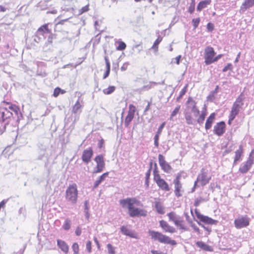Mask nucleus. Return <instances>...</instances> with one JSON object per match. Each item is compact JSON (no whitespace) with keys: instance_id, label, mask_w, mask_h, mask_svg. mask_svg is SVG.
Returning <instances> with one entry per match:
<instances>
[{"instance_id":"f257e3e1","label":"nucleus","mask_w":254,"mask_h":254,"mask_svg":"<svg viewBox=\"0 0 254 254\" xmlns=\"http://www.w3.org/2000/svg\"><path fill=\"white\" fill-rule=\"evenodd\" d=\"M148 234L151 239L154 241H157L161 243L170 244L173 246L177 245V242L175 240H172L169 237L163 234L161 232L149 230Z\"/></svg>"},{"instance_id":"f03ea898","label":"nucleus","mask_w":254,"mask_h":254,"mask_svg":"<svg viewBox=\"0 0 254 254\" xmlns=\"http://www.w3.org/2000/svg\"><path fill=\"white\" fill-rule=\"evenodd\" d=\"M65 199L71 204H75L77 201L78 190L75 184L69 185L65 191Z\"/></svg>"},{"instance_id":"7ed1b4c3","label":"nucleus","mask_w":254,"mask_h":254,"mask_svg":"<svg viewBox=\"0 0 254 254\" xmlns=\"http://www.w3.org/2000/svg\"><path fill=\"white\" fill-rule=\"evenodd\" d=\"M242 94L243 93H241L233 103L230 113V119L231 120H234L235 118L244 105V98L242 96Z\"/></svg>"},{"instance_id":"20e7f679","label":"nucleus","mask_w":254,"mask_h":254,"mask_svg":"<svg viewBox=\"0 0 254 254\" xmlns=\"http://www.w3.org/2000/svg\"><path fill=\"white\" fill-rule=\"evenodd\" d=\"M211 179V176L208 173L207 171L203 168L198 174L196 181L199 183L201 186H204L209 182Z\"/></svg>"},{"instance_id":"39448f33","label":"nucleus","mask_w":254,"mask_h":254,"mask_svg":"<svg viewBox=\"0 0 254 254\" xmlns=\"http://www.w3.org/2000/svg\"><path fill=\"white\" fill-rule=\"evenodd\" d=\"M216 53L212 47L210 46L206 47L204 50V56L205 59L204 62L206 65H209L213 63V59Z\"/></svg>"},{"instance_id":"423d86ee","label":"nucleus","mask_w":254,"mask_h":254,"mask_svg":"<svg viewBox=\"0 0 254 254\" xmlns=\"http://www.w3.org/2000/svg\"><path fill=\"white\" fill-rule=\"evenodd\" d=\"M94 161L97 163V165L94 168L93 173L94 174H97L101 172L105 166L103 156L102 155H97L94 158Z\"/></svg>"},{"instance_id":"0eeeda50","label":"nucleus","mask_w":254,"mask_h":254,"mask_svg":"<svg viewBox=\"0 0 254 254\" xmlns=\"http://www.w3.org/2000/svg\"><path fill=\"white\" fill-rule=\"evenodd\" d=\"M254 153V150H252L251 152L247 161L241 165L239 168V171L241 173L245 174L247 173L251 168L253 164L254 163V159L252 158V154Z\"/></svg>"},{"instance_id":"6e6552de","label":"nucleus","mask_w":254,"mask_h":254,"mask_svg":"<svg viewBox=\"0 0 254 254\" xmlns=\"http://www.w3.org/2000/svg\"><path fill=\"white\" fill-rule=\"evenodd\" d=\"M181 178V173L177 175L176 179L174 180L173 183L175 185V193L178 197H180L182 195V192H183L182 189V185L180 183V179Z\"/></svg>"},{"instance_id":"1a4fd4ad","label":"nucleus","mask_w":254,"mask_h":254,"mask_svg":"<svg viewBox=\"0 0 254 254\" xmlns=\"http://www.w3.org/2000/svg\"><path fill=\"white\" fill-rule=\"evenodd\" d=\"M119 202L123 208H127L128 210L132 205L137 204L139 201L135 198L127 197L126 199H120Z\"/></svg>"},{"instance_id":"9d476101","label":"nucleus","mask_w":254,"mask_h":254,"mask_svg":"<svg viewBox=\"0 0 254 254\" xmlns=\"http://www.w3.org/2000/svg\"><path fill=\"white\" fill-rule=\"evenodd\" d=\"M196 216L197 219H199L200 221L210 225H216L217 224L218 221L216 220H214L210 217H209L207 216H204L201 214H200L198 211L195 210V211Z\"/></svg>"},{"instance_id":"9b49d317","label":"nucleus","mask_w":254,"mask_h":254,"mask_svg":"<svg viewBox=\"0 0 254 254\" xmlns=\"http://www.w3.org/2000/svg\"><path fill=\"white\" fill-rule=\"evenodd\" d=\"M128 214L131 217L139 216H145L146 215V212L143 209L134 207L133 205H132L131 207V208L128 209Z\"/></svg>"},{"instance_id":"f8f14e48","label":"nucleus","mask_w":254,"mask_h":254,"mask_svg":"<svg viewBox=\"0 0 254 254\" xmlns=\"http://www.w3.org/2000/svg\"><path fill=\"white\" fill-rule=\"evenodd\" d=\"M158 161L159 164L161 167V169L166 173H169L172 170L171 166L167 163L165 158L162 154H159L158 155Z\"/></svg>"},{"instance_id":"ddd939ff","label":"nucleus","mask_w":254,"mask_h":254,"mask_svg":"<svg viewBox=\"0 0 254 254\" xmlns=\"http://www.w3.org/2000/svg\"><path fill=\"white\" fill-rule=\"evenodd\" d=\"M234 224L237 229H241L248 226L249 225V220L246 217H239L235 220Z\"/></svg>"},{"instance_id":"4468645a","label":"nucleus","mask_w":254,"mask_h":254,"mask_svg":"<svg viewBox=\"0 0 254 254\" xmlns=\"http://www.w3.org/2000/svg\"><path fill=\"white\" fill-rule=\"evenodd\" d=\"M225 123L223 121L217 123L214 127V133L219 136H221L225 132Z\"/></svg>"},{"instance_id":"2eb2a0df","label":"nucleus","mask_w":254,"mask_h":254,"mask_svg":"<svg viewBox=\"0 0 254 254\" xmlns=\"http://www.w3.org/2000/svg\"><path fill=\"white\" fill-rule=\"evenodd\" d=\"M93 155V151L91 147L85 149L82 153V160L86 164H88L91 161V158Z\"/></svg>"},{"instance_id":"dca6fc26","label":"nucleus","mask_w":254,"mask_h":254,"mask_svg":"<svg viewBox=\"0 0 254 254\" xmlns=\"http://www.w3.org/2000/svg\"><path fill=\"white\" fill-rule=\"evenodd\" d=\"M160 226L165 232L174 233L176 232L175 228L169 225V224L164 220H160L159 221Z\"/></svg>"},{"instance_id":"f3484780","label":"nucleus","mask_w":254,"mask_h":254,"mask_svg":"<svg viewBox=\"0 0 254 254\" xmlns=\"http://www.w3.org/2000/svg\"><path fill=\"white\" fill-rule=\"evenodd\" d=\"M121 232L125 235L132 238H137L136 235L132 231L128 229L127 226H123L121 227Z\"/></svg>"},{"instance_id":"a211bd4d","label":"nucleus","mask_w":254,"mask_h":254,"mask_svg":"<svg viewBox=\"0 0 254 254\" xmlns=\"http://www.w3.org/2000/svg\"><path fill=\"white\" fill-rule=\"evenodd\" d=\"M0 114L3 121L9 119L13 115V113L6 108L1 109Z\"/></svg>"},{"instance_id":"6ab92c4d","label":"nucleus","mask_w":254,"mask_h":254,"mask_svg":"<svg viewBox=\"0 0 254 254\" xmlns=\"http://www.w3.org/2000/svg\"><path fill=\"white\" fill-rule=\"evenodd\" d=\"M57 245L63 252L65 254H67L68 252V246L64 241L58 240Z\"/></svg>"},{"instance_id":"aec40b11","label":"nucleus","mask_w":254,"mask_h":254,"mask_svg":"<svg viewBox=\"0 0 254 254\" xmlns=\"http://www.w3.org/2000/svg\"><path fill=\"white\" fill-rule=\"evenodd\" d=\"M215 118V114L213 113L210 114L209 117L207 119L205 125V128L206 130L210 129L212 126V124L214 122Z\"/></svg>"},{"instance_id":"412c9836","label":"nucleus","mask_w":254,"mask_h":254,"mask_svg":"<svg viewBox=\"0 0 254 254\" xmlns=\"http://www.w3.org/2000/svg\"><path fill=\"white\" fill-rule=\"evenodd\" d=\"M157 184L162 190L165 191H169L170 190L169 187L167 182L163 179H159L157 181Z\"/></svg>"},{"instance_id":"4be33fe9","label":"nucleus","mask_w":254,"mask_h":254,"mask_svg":"<svg viewBox=\"0 0 254 254\" xmlns=\"http://www.w3.org/2000/svg\"><path fill=\"white\" fill-rule=\"evenodd\" d=\"M196 245L197 247L201 248V249L207 251V252H212L213 249L212 247L204 242L202 241H198L196 242Z\"/></svg>"},{"instance_id":"5701e85b","label":"nucleus","mask_w":254,"mask_h":254,"mask_svg":"<svg viewBox=\"0 0 254 254\" xmlns=\"http://www.w3.org/2000/svg\"><path fill=\"white\" fill-rule=\"evenodd\" d=\"M254 5V0H245L243 3L241 9L245 10Z\"/></svg>"},{"instance_id":"b1692460","label":"nucleus","mask_w":254,"mask_h":254,"mask_svg":"<svg viewBox=\"0 0 254 254\" xmlns=\"http://www.w3.org/2000/svg\"><path fill=\"white\" fill-rule=\"evenodd\" d=\"M243 152V146L241 145L239 146V149L235 151V156L234 161V164H236L237 162L239 161Z\"/></svg>"},{"instance_id":"393cba45","label":"nucleus","mask_w":254,"mask_h":254,"mask_svg":"<svg viewBox=\"0 0 254 254\" xmlns=\"http://www.w3.org/2000/svg\"><path fill=\"white\" fill-rule=\"evenodd\" d=\"M184 220L180 216L179 218L175 221L174 223V224L179 227L180 229L184 230L185 231L188 230L187 228L183 224Z\"/></svg>"},{"instance_id":"a878e982","label":"nucleus","mask_w":254,"mask_h":254,"mask_svg":"<svg viewBox=\"0 0 254 254\" xmlns=\"http://www.w3.org/2000/svg\"><path fill=\"white\" fill-rule=\"evenodd\" d=\"M51 32L50 30L48 28V24H44L41 27H40L37 31V34L39 35H43L44 33H50Z\"/></svg>"},{"instance_id":"bb28decb","label":"nucleus","mask_w":254,"mask_h":254,"mask_svg":"<svg viewBox=\"0 0 254 254\" xmlns=\"http://www.w3.org/2000/svg\"><path fill=\"white\" fill-rule=\"evenodd\" d=\"M210 0H205L200 1L197 6V10L200 11L203 8L206 7L207 5L209 4Z\"/></svg>"},{"instance_id":"cd10ccee","label":"nucleus","mask_w":254,"mask_h":254,"mask_svg":"<svg viewBox=\"0 0 254 254\" xmlns=\"http://www.w3.org/2000/svg\"><path fill=\"white\" fill-rule=\"evenodd\" d=\"M155 207L157 212L160 214H163L165 213L164 207L161 202L156 201L155 202Z\"/></svg>"},{"instance_id":"c85d7f7f","label":"nucleus","mask_w":254,"mask_h":254,"mask_svg":"<svg viewBox=\"0 0 254 254\" xmlns=\"http://www.w3.org/2000/svg\"><path fill=\"white\" fill-rule=\"evenodd\" d=\"M135 111H136L135 107L132 104H130L129 105V110L128 111L127 116L133 119L134 117V114H135Z\"/></svg>"},{"instance_id":"c756f323","label":"nucleus","mask_w":254,"mask_h":254,"mask_svg":"<svg viewBox=\"0 0 254 254\" xmlns=\"http://www.w3.org/2000/svg\"><path fill=\"white\" fill-rule=\"evenodd\" d=\"M203 109L204 110V111H202L201 114L200 115L199 118H198V119L197 120V122L199 125H202L203 123V122L205 118V116H206V111L205 107H204L203 108Z\"/></svg>"},{"instance_id":"7c9ffc66","label":"nucleus","mask_w":254,"mask_h":254,"mask_svg":"<svg viewBox=\"0 0 254 254\" xmlns=\"http://www.w3.org/2000/svg\"><path fill=\"white\" fill-rule=\"evenodd\" d=\"M167 216L169 217V221L173 222L174 223L180 217V216L177 215L174 212H171L168 213Z\"/></svg>"},{"instance_id":"2f4dec72","label":"nucleus","mask_w":254,"mask_h":254,"mask_svg":"<svg viewBox=\"0 0 254 254\" xmlns=\"http://www.w3.org/2000/svg\"><path fill=\"white\" fill-rule=\"evenodd\" d=\"M185 119L187 124L194 125L195 121L192 118L191 116L190 113H186L185 114Z\"/></svg>"},{"instance_id":"473e14b6","label":"nucleus","mask_w":254,"mask_h":254,"mask_svg":"<svg viewBox=\"0 0 254 254\" xmlns=\"http://www.w3.org/2000/svg\"><path fill=\"white\" fill-rule=\"evenodd\" d=\"M115 88L114 86H110L107 88L103 89V92L106 95H109L114 92Z\"/></svg>"},{"instance_id":"72a5a7b5","label":"nucleus","mask_w":254,"mask_h":254,"mask_svg":"<svg viewBox=\"0 0 254 254\" xmlns=\"http://www.w3.org/2000/svg\"><path fill=\"white\" fill-rule=\"evenodd\" d=\"M190 101H192L193 103H194V102L193 101V100L191 98H189V99H188V102H190ZM192 112L194 113V116L195 117H197L199 114V111L196 108L195 103H194V104H193V105L192 106Z\"/></svg>"},{"instance_id":"f704fd0d","label":"nucleus","mask_w":254,"mask_h":254,"mask_svg":"<svg viewBox=\"0 0 254 254\" xmlns=\"http://www.w3.org/2000/svg\"><path fill=\"white\" fill-rule=\"evenodd\" d=\"M81 105L79 103V100H78L72 108V111L74 114L77 113L79 112V110L81 108Z\"/></svg>"},{"instance_id":"c9c22d12","label":"nucleus","mask_w":254,"mask_h":254,"mask_svg":"<svg viewBox=\"0 0 254 254\" xmlns=\"http://www.w3.org/2000/svg\"><path fill=\"white\" fill-rule=\"evenodd\" d=\"M162 38L159 36L157 38V39L155 40L154 42L153 46H152L151 48L155 49V50H158V45L159 44V43L162 41Z\"/></svg>"},{"instance_id":"e433bc0d","label":"nucleus","mask_w":254,"mask_h":254,"mask_svg":"<svg viewBox=\"0 0 254 254\" xmlns=\"http://www.w3.org/2000/svg\"><path fill=\"white\" fill-rule=\"evenodd\" d=\"M181 106L178 105L177 107H176L175 109L173 110V111L172 112L170 120L173 121V117H175L179 112L180 110Z\"/></svg>"},{"instance_id":"4c0bfd02","label":"nucleus","mask_w":254,"mask_h":254,"mask_svg":"<svg viewBox=\"0 0 254 254\" xmlns=\"http://www.w3.org/2000/svg\"><path fill=\"white\" fill-rule=\"evenodd\" d=\"M8 108L10 110L11 112H13L16 115H18V113L19 112V109L17 106L16 105H10L8 107Z\"/></svg>"},{"instance_id":"58836bf2","label":"nucleus","mask_w":254,"mask_h":254,"mask_svg":"<svg viewBox=\"0 0 254 254\" xmlns=\"http://www.w3.org/2000/svg\"><path fill=\"white\" fill-rule=\"evenodd\" d=\"M118 43L119 45L116 48L117 50L123 51L126 49L127 45L125 42L123 41H119Z\"/></svg>"},{"instance_id":"ea45409f","label":"nucleus","mask_w":254,"mask_h":254,"mask_svg":"<svg viewBox=\"0 0 254 254\" xmlns=\"http://www.w3.org/2000/svg\"><path fill=\"white\" fill-rule=\"evenodd\" d=\"M70 221L68 219H66L63 225V228L65 230H68L70 228Z\"/></svg>"},{"instance_id":"a19ab883","label":"nucleus","mask_w":254,"mask_h":254,"mask_svg":"<svg viewBox=\"0 0 254 254\" xmlns=\"http://www.w3.org/2000/svg\"><path fill=\"white\" fill-rule=\"evenodd\" d=\"M108 249V252L109 254H115L116 252L115 251V248L110 244H108L107 245Z\"/></svg>"},{"instance_id":"79ce46f5","label":"nucleus","mask_w":254,"mask_h":254,"mask_svg":"<svg viewBox=\"0 0 254 254\" xmlns=\"http://www.w3.org/2000/svg\"><path fill=\"white\" fill-rule=\"evenodd\" d=\"M200 19L199 18H193L192 20V23L193 26V29H195L198 26Z\"/></svg>"},{"instance_id":"37998d69","label":"nucleus","mask_w":254,"mask_h":254,"mask_svg":"<svg viewBox=\"0 0 254 254\" xmlns=\"http://www.w3.org/2000/svg\"><path fill=\"white\" fill-rule=\"evenodd\" d=\"M205 201L206 200L202 197L197 198L195 200L194 205L196 207L198 206L201 203Z\"/></svg>"},{"instance_id":"c03bdc74","label":"nucleus","mask_w":254,"mask_h":254,"mask_svg":"<svg viewBox=\"0 0 254 254\" xmlns=\"http://www.w3.org/2000/svg\"><path fill=\"white\" fill-rule=\"evenodd\" d=\"M191 0V2L190 3V5L189 7L188 11L190 13H192L194 11L195 8V1L194 0Z\"/></svg>"},{"instance_id":"a18cd8bd","label":"nucleus","mask_w":254,"mask_h":254,"mask_svg":"<svg viewBox=\"0 0 254 254\" xmlns=\"http://www.w3.org/2000/svg\"><path fill=\"white\" fill-rule=\"evenodd\" d=\"M151 172L150 169H148L147 172L145 174V184L146 185L147 187H148L149 186V179L150 176Z\"/></svg>"},{"instance_id":"49530a36","label":"nucleus","mask_w":254,"mask_h":254,"mask_svg":"<svg viewBox=\"0 0 254 254\" xmlns=\"http://www.w3.org/2000/svg\"><path fill=\"white\" fill-rule=\"evenodd\" d=\"M72 249L73 251L74 254H78L79 246L77 243H74L72 246Z\"/></svg>"},{"instance_id":"de8ad7c7","label":"nucleus","mask_w":254,"mask_h":254,"mask_svg":"<svg viewBox=\"0 0 254 254\" xmlns=\"http://www.w3.org/2000/svg\"><path fill=\"white\" fill-rule=\"evenodd\" d=\"M160 135V134L156 133L154 137V145L157 148L159 146V139Z\"/></svg>"},{"instance_id":"09e8293b","label":"nucleus","mask_w":254,"mask_h":254,"mask_svg":"<svg viewBox=\"0 0 254 254\" xmlns=\"http://www.w3.org/2000/svg\"><path fill=\"white\" fill-rule=\"evenodd\" d=\"M132 120L133 119L132 118L127 116L125 120V126L126 127H128Z\"/></svg>"},{"instance_id":"8fccbe9b","label":"nucleus","mask_w":254,"mask_h":254,"mask_svg":"<svg viewBox=\"0 0 254 254\" xmlns=\"http://www.w3.org/2000/svg\"><path fill=\"white\" fill-rule=\"evenodd\" d=\"M62 91V89L60 88V87H56L55 89H54V93H53V96L55 97H58L60 92H61Z\"/></svg>"},{"instance_id":"3c124183","label":"nucleus","mask_w":254,"mask_h":254,"mask_svg":"<svg viewBox=\"0 0 254 254\" xmlns=\"http://www.w3.org/2000/svg\"><path fill=\"white\" fill-rule=\"evenodd\" d=\"M214 24L211 22H209L207 24V29L208 31L211 32L214 30Z\"/></svg>"},{"instance_id":"603ef678","label":"nucleus","mask_w":254,"mask_h":254,"mask_svg":"<svg viewBox=\"0 0 254 254\" xmlns=\"http://www.w3.org/2000/svg\"><path fill=\"white\" fill-rule=\"evenodd\" d=\"M232 67L233 66L231 64H228L227 65L223 68L222 71L224 72H226L228 70H231Z\"/></svg>"},{"instance_id":"864d4df0","label":"nucleus","mask_w":254,"mask_h":254,"mask_svg":"<svg viewBox=\"0 0 254 254\" xmlns=\"http://www.w3.org/2000/svg\"><path fill=\"white\" fill-rule=\"evenodd\" d=\"M89 10V5H86L82 7L81 9L79 10V13L82 14L84 12L88 11Z\"/></svg>"},{"instance_id":"5fc2aeb1","label":"nucleus","mask_w":254,"mask_h":254,"mask_svg":"<svg viewBox=\"0 0 254 254\" xmlns=\"http://www.w3.org/2000/svg\"><path fill=\"white\" fill-rule=\"evenodd\" d=\"M165 122H163L160 126V127H159V128H158V130L156 132L158 134H161L162 131V130L163 129V128L164 127H165Z\"/></svg>"},{"instance_id":"6e6d98bb","label":"nucleus","mask_w":254,"mask_h":254,"mask_svg":"<svg viewBox=\"0 0 254 254\" xmlns=\"http://www.w3.org/2000/svg\"><path fill=\"white\" fill-rule=\"evenodd\" d=\"M108 175L109 173L106 172L100 176L98 179L102 182L105 180V178L108 177Z\"/></svg>"},{"instance_id":"4d7b16f0","label":"nucleus","mask_w":254,"mask_h":254,"mask_svg":"<svg viewBox=\"0 0 254 254\" xmlns=\"http://www.w3.org/2000/svg\"><path fill=\"white\" fill-rule=\"evenodd\" d=\"M86 248L88 253H91V242L90 241H88L86 245Z\"/></svg>"},{"instance_id":"13d9d810","label":"nucleus","mask_w":254,"mask_h":254,"mask_svg":"<svg viewBox=\"0 0 254 254\" xmlns=\"http://www.w3.org/2000/svg\"><path fill=\"white\" fill-rule=\"evenodd\" d=\"M9 198L3 199L0 202V207L1 208H3L5 206V204L7 203Z\"/></svg>"},{"instance_id":"bf43d9fd","label":"nucleus","mask_w":254,"mask_h":254,"mask_svg":"<svg viewBox=\"0 0 254 254\" xmlns=\"http://www.w3.org/2000/svg\"><path fill=\"white\" fill-rule=\"evenodd\" d=\"M84 212H87L89 211V206H88V201H85L84 203Z\"/></svg>"},{"instance_id":"052dcab7","label":"nucleus","mask_w":254,"mask_h":254,"mask_svg":"<svg viewBox=\"0 0 254 254\" xmlns=\"http://www.w3.org/2000/svg\"><path fill=\"white\" fill-rule=\"evenodd\" d=\"M101 183H102L101 181H100L99 179H98L95 181V182L94 184V186H93L94 189L97 188Z\"/></svg>"},{"instance_id":"680f3d73","label":"nucleus","mask_w":254,"mask_h":254,"mask_svg":"<svg viewBox=\"0 0 254 254\" xmlns=\"http://www.w3.org/2000/svg\"><path fill=\"white\" fill-rule=\"evenodd\" d=\"M214 94L211 91L210 94L207 97L208 100H209L212 101L214 98Z\"/></svg>"},{"instance_id":"e2e57ef3","label":"nucleus","mask_w":254,"mask_h":254,"mask_svg":"<svg viewBox=\"0 0 254 254\" xmlns=\"http://www.w3.org/2000/svg\"><path fill=\"white\" fill-rule=\"evenodd\" d=\"M233 146H230L228 149L226 150L224 152H223V155H225L229 153H230L232 150H233V148H232Z\"/></svg>"},{"instance_id":"0e129e2a","label":"nucleus","mask_w":254,"mask_h":254,"mask_svg":"<svg viewBox=\"0 0 254 254\" xmlns=\"http://www.w3.org/2000/svg\"><path fill=\"white\" fill-rule=\"evenodd\" d=\"M186 90L185 88L183 89L182 91L180 93V95L179 97L177 98V100H178L179 98H182V96L185 94L186 93Z\"/></svg>"},{"instance_id":"69168bd1","label":"nucleus","mask_w":254,"mask_h":254,"mask_svg":"<svg viewBox=\"0 0 254 254\" xmlns=\"http://www.w3.org/2000/svg\"><path fill=\"white\" fill-rule=\"evenodd\" d=\"M152 84L156 85V83L153 82H150L149 84L144 86V88H147V89H150L151 88Z\"/></svg>"},{"instance_id":"338daca9","label":"nucleus","mask_w":254,"mask_h":254,"mask_svg":"<svg viewBox=\"0 0 254 254\" xmlns=\"http://www.w3.org/2000/svg\"><path fill=\"white\" fill-rule=\"evenodd\" d=\"M181 58V55H179L177 57H176L174 60H175V63H176L177 64H180V59Z\"/></svg>"},{"instance_id":"774afa93","label":"nucleus","mask_w":254,"mask_h":254,"mask_svg":"<svg viewBox=\"0 0 254 254\" xmlns=\"http://www.w3.org/2000/svg\"><path fill=\"white\" fill-rule=\"evenodd\" d=\"M222 57V54L218 55V56H217L215 57H214V58L213 59V63L217 61L219 59L221 58Z\"/></svg>"}]
</instances>
